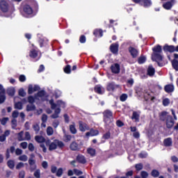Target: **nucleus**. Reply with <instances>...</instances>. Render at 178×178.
Segmentation results:
<instances>
[{"mask_svg": "<svg viewBox=\"0 0 178 178\" xmlns=\"http://www.w3.org/2000/svg\"><path fill=\"white\" fill-rule=\"evenodd\" d=\"M118 88H120V85L116 84L114 81L108 82L106 86V90L114 92Z\"/></svg>", "mask_w": 178, "mask_h": 178, "instance_id": "5", "label": "nucleus"}, {"mask_svg": "<svg viewBox=\"0 0 178 178\" xmlns=\"http://www.w3.org/2000/svg\"><path fill=\"white\" fill-rule=\"evenodd\" d=\"M47 120H48V115H47V114H42V123H47Z\"/></svg>", "mask_w": 178, "mask_h": 178, "instance_id": "58", "label": "nucleus"}, {"mask_svg": "<svg viewBox=\"0 0 178 178\" xmlns=\"http://www.w3.org/2000/svg\"><path fill=\"white\" fill-rule=\"evenodd\" d=\"M163 106H169L170 105V99L169 98H165L162 101Z\"/></svg>", "mask_w": 178, "mask_h": 178, "instance_id": "39", "label": "nucleus"}, {"mask_svg": "<svg viewBox=\"0 0 178 178\" xmlns=\"http://www.w3.org/2000/svg\"><path fill=\"white\" fill-rule=\"evenodd\" d=\"M34 88L33 87V85H29V88H28V94L29 95H31V94H33V92H34Z\"/></svg>", "mask_w": 178, "mask_h": 178, "instance_id": "51", "label": "nucleus"}, {"mask_svg": "<svg viewBox=\"0 0 178 178\" xmlns=\"http://www.w3.org/2000/svg\"><path fill=\"white\" fill-rule=\"evenodd\" d=\"M0 9L3 13H6L9 10V4L6 1H1L0 2Z\"/></svg>", "mask_w": 178, "mask_h": 178, "instance_id": "12", "label": "nucleus"}, {"mask_svg": "<svg viewBox=\"0 0 178 178\" xmlns=\"http://www.w3.org/2000/svg\"><path fill=\"white\" fill-rule=\"evenodd\" d=\"M110 51L113 55L119 54V42L113 43L110 45Z\"/></svg>", "mask_w": 178, "mask_h": 178, "instance_id": "8", "label": "nucleus"}, {"mask_svg": "<svg viewBox=\"0 0 178 178\" xmlns=\"http://www.w3.org/2000/svg\"><path fill=\"white\" fill-rule=\"evenodd\" d=\"M159 175L160 173L159 171H158V170H152L151 176H152V177H159Z\"/></svg>", "mask_w": 178, "mask_h": 178, "instance_id": "43", "label": "nucleus"}, {"mask_svg": "<svg viewBox=\"0 0 178 178\" xmlns=\"http://www.w3.org/2000/svg\"><path fill=\"white\" fill-rule=\"evenodd\" d=\"M146 94H147L149 97L148 99H150L152 102H155V99H156V97H155V96H152V94H154V92H147Z\"/></svg>", "mask_w": 178, "mask_h": 178, "instance_id": "40", "label": "nucleus"}, {"mask_svg": "<svg viewBox=\"0 0 178 178\" xmlns=\"http://www.w3.org/2000/svg\"><path fill=\"white\" fill-rule=\"evenodd\" d=\"M165 124L167 129H172L175 126V120L172 115H168L167 120H165Z\"/></svg>", "mask_w": 178, "mask_h": 178, "instance_id": "10", "label": "nucleus"}, {"mask_svg": "<svg viewBox=\"0 0 178 178\" xmlns=\"http://www.w3.org/2000/svg\"><path fill=\"white\" fill-rule=\"evenodd\" d=\"M94 90L95 92L99 94V95H102V94H104V91H102V87L99 86H95Z\"/></svg>", "mask_w": 178, "mask_h": 178, "instance_id": "29", "label": "nucleus"}, {"mask_svg": "<svg viewBox=\"0 0 178 178\" xmlns=\"http://www.w3.org/2000/svg\"><path fill=\"white\" fill-rule=\"evenodd\" d=\"M87 152L90 156H95V154H97V151L95 150V149H92L91 147L88 148Z\"/></svg>", "mask_w": 178, "mask_h": 178, "instance_id": "33", "label": "nucleus"}, {"mask_svg": "<svg viewBox=\"0 0 178 178\" xmlns=\"http://www.w3.org/2000/svg\"><path fill=\"white\" fill-rule=\"evenodd\" d=\"M128 51L131 56V58H133V59H136V58H137L138 56V49L134 48V47L130 46L128 48Z\"/></svg>", "mask_w": 178, "mask_h": 178, "instance_id": "9", "label": "nucleus"}, {"mask_svg": "<svg viewBox=\"0 0 178 178\" xmlns=\"http://www.w3.org/2000/svg\"><path fill=\"white\" fill-rule=\"evenodd\" d=\"M73 172L76 176H80V175H83V172L81 170H77L76 168L73 170Z\"/></svg>", "mask_w": 178, "mask_h": 178, "instance_id": "59", "label": "nucleus"}, {"mask_svg": "<svg viewBox=\"0 0 178 178\" xmlns=\"http://www.w3.org/2000/svg\"><path fill=\"white\" fill-rule=\"evenodd\" d=\"M98 134H99L98 130L90 129V131L86 132V137H90V136H98Z\"/></svg>", "mask_w": 178, "mask_h": 178, "instance_id": "24", "label": "nucleus"}, {"mask_svg": "<svg viewBox=\"0 0 178 178\" xmlns=\"http://www.w3.org/2000/svg\"><path fill=\"white\" fill-rule=\"evenodd\" d=\"M172 66L173 69H175V70L178 72V60H177V58H175L172 60Z\"/></svg>", "mask_w": 178, "mask_h": 178, "instance_id": "32", "label": "nucleus"}, {"mask_svg": "<svg viewBox=\"0 0 178 178\" xmlns=\"http://www.w3.org/2000/svg\"><path fill=\"white\" fill-rule=\"evenodd\" d=\"M16 93V90L15 88H10L7 90V94L9 97H14Z\"/></svg>", "mask_w": 178, "mask_h": 178, "instance_id": "30", "label": "nucleus"}, {"mask_svg": "<svg viewBox=\"0 0 178 178\" xmlns=\"http://www.w3.org/2000/svg\"><path fill=\"white\" fill-rule=\"evenodd\" d=\"M146 60H147V58H145V56H140L138 58V63H139V65H143V63H145Z\"/></svg>", "mask_w": 178, "mask_h": 178, "instance_id": "38", "label": "nucleus"}, {"mask_svg": "<svg viewBox=\"0 0 178 178\" xmlns=\"http://www.w3.org/2000/svg\"><path fill=\"white\" fill-rule=\"evenodd\" d=\"M168 116H170V115H168V112L165 111H161L159 114V118L161 122H165L166 120H168Z\"/></svg>", "mask_w": 178, "mask_h": 178, "instance_id": "15", "label": "nucleus"}, {"mask_svg": "<svg viewBox=\"0 0 178 178\" xmlns=\"http://www.w3.org/2000/svg\"><path fill=\"white\" fill-rule=\"evenodd\" d=\"M172 6H173V3H172V2H170V1H167L163 4V8L164 9H166V10H170Z\"/></svg>", "mask_w": 178, "mask_h": 178, "instance_id": "27", "label": "nucleus"}, {"mask_svg": "<svg viewBox=\"0 0 178 178\" xmlns=\"http://www.w3.org/2000/svg\"><path fill=\"white\" fill-rule=\"evenodd\" d=\"M155 74V68L152 65H149L147 68V75L152 77Z\"/></svg>", "mask_w": 178, "mask_h": 178, "instance_id": "21", "label": "nucleus"}, {"mask_svg": "<svg viewBox=\"0 0 178 178\" xmlns=\"http://www.w3.org/2000/svg\"><path fill=\"white\" fill-rule=\"evenodd\" d=\"M8 120H9V118H3L1 121V124L5 126L8 123Z\"/></svg>", "mask_w": 178, "mask_h": 178, "instance_id": "61", "label": "nucleus"}, {"mask_svg": "<svg viewBox=\"0 0 178 178\" xmlns=\"http://www.w3.org/2000/svg\"><path fill=\"white\" fill-rule=\"evenodd\" d=\"M27 159L28 157L26 154L22 155L19 157V161H22L23 162H27Z\"/></svg>", "mask_w": 178, "mask_h": 178, "instance_id": "52", "label": "nucleus"}, {"mask_svg": "<svg viewBox=\"0 0 178 178\" xmlns=\"http://www.w3.org/2000/svg\"><path fill=\"white\" fill-rule=\"evenodd\" d=\"M163 49L164 52H170V54L173 52H178V45L175 47L173 45L165 44Z\"/></svg>", "mask_w": 178, "mask_h": 178, "instance_id": "7", "label": "nucleus"}, {"mask_svg": "<svg viewBox=\"0 0 178 178\" xmlns=\"http://www.w3.org/2000/svg\"><path fill=\"white\" fill-rule=\"evenodd\" d=\"M103 140H109L111 138V131H107L102 136Z\"/></svg>", "mask_w": 178, "mask_h": 178, "instance_id": "44", "label": "nucleus"}, {"mask_svg": "<svg viewBox=\"0 0 178 178\" xmlns=\"http://www.w3.org/2000/svg\"><path fill=\"white\" fill-rule=\"evenodd\" d=\"M70 149H71V151H80L81 149V144H79L76 141H73L70 145Z\"/></svg>", "mask_w": 178, "mask_h": 178, "instance_id": "13", "label": "nucleus"}, {"mask_svg": "<svg viewBox=\"0 0 178 178\" xmlns=\"http://www.w3.org/2000/svg\"><path fill=\"white\" fill-rule=\"evenodd\" d=\"M19 80L21 83H24V81H26V76L25 75H20L19 76Z\"/></svg>", "mask_w": 178, "mask_h": 178, "instance_id": "64", "label": "nucleus"}, {"mask_svg": "<svg viewBox=\"0 0 178 178\" xmlns=\"http://www.w3.org/2000/svg\"><path fill=\"white\" fill-rule=\"evenodd\" d=\"M29 56L32 59H35V58H37V56H38V51L35 50V49H33L29 52Z\"/></svg>", "mask_w": 178, "mask_h": 178, "instance_id": "23", "label": "nucleus"}, {"mask_svg": "<svg viewBox=\"0 0 178 178\" xmlns=\"http://www.w3.org/2000/svg\"><path fill=\"white\" fill-rule=\"evenodd\" d=\"M116 126L118 127H123V126H124V123H123V122H122V120H118L116 121Z\"/></svg>", "mask_w": 178, "mask_h": 178, "instance_id": "56", "label": "nucleus"}, {"mask_svg": "<svg viewBox=\"0 0 178 178\" xmlns=\"http://www.w3.org/2000/svg\"><path fill=\"white\" fill-rule=\"evenodd\" d=\"M33 129L34 131H35V134H38L40 132V125H38V124H34L33 125Z\"/></svg>", "mask_w": 178, "mask_h": 178, "instance_id": "45", "label": "nucleus"}, {"mask_svg": "<svg viewBox=\"0 0 178 178\" xmlns=\"http://www.w3.org/2000/svg\"><path fill=\"white\" fill-rule=\"evenodd\" d=\"M47 95V92L45 90H42L37 92L36 95H35V98L37 99V97H39V98H42V97H45Z\"/></svg>", "mask_w": 178, "mask_h": 178, "instance_id": "28", "label": "nucleus"}, {"mask_svg": "<svg viewBox=\"0 0 178 178\" xmlns=\"http://www.w3.org/2000/svg\"><path fill=\"white\" fill-rule=\"evenodd\" d=\"M33 176L35 178H41V170L40 169H37L34 173Z\"/></svg>", "mask_w": 178, "mask_h": 178, "instance_id": "42", "label": "nucleus"}, {"mask_svg": "<svg viewBox=\"0 0 178 178\" xmlns=\"http://www.w3.org/2000/svg\"><path fill=\"white\" fill-rule=\"evenodd\" d=\"M93 35L98 38H100L104 35V31L102 29H95L93 32Z\"/></svg>", "mask_w": 178, "mask_h": 178, "instance_id": "20", "label": "nucleus"}, {"mask_svg": "<svg viewBox=\"0 0 178 178\" xmlns=\"http://www.w3.org/2000/svg\"><path fill=\"white\" fill-rule=\"evenodd\" d=\"M86 41H87V38H86V35H81L79 38V42L81 44H86Z\"/></svg>", "mask_w": 178, "mask_h": 178, "instance_id": "46", "label": "nucleus"}, {"mask_svg": "<svg viewBox=\"0 0 178 178\" xmlns=\"http://www.w3.org/2000/svg\"><path fill=\"white\" fill-rule=\"evenodd\" d=\"M128 98L127 94L123 93L120 97V100L121 102H124Z\"/></svg>", "mask_w": 178, "mask_h": 178, "instance_id": "48", "label": "nucleus"}, {"mask_svg": "<svg viewBox=\"0 0 178 178\" xmlns=\"http://www.w3.org/2000/svg\"><path fill=\"white\" fill-rule=\"evenodd\" d=\"M24 140H26L27 141H29V140H31V135H30V132H25Z\"/></svg>", "mask_w": 178, "mask_h": 178, "instance_id": "62", "label": "nucleus"}, {"mask_svg": "<svg viewBox=\"0 0 178 178\" xmlns=\"http://www.w3.org/2000/svg\"><path fill=\"white\" fill-rule=\"evenodd\" d=\"M103 115V122L104 123L105 127L111 128L113 127V122L115 121L113 117V112L109 109H106L102 113Z\"/></svg>", "mask_w": 178, "mask_h": 178, "instance_id": "3", "label": "nucleus"}, {"mask_svg": "<svg viewBox=\"0 0 178 178\" xmlns=\"http://www.w3.org/2000/svg\"><path fill=\"white\" fill-rule=\"evenodd\" d=\"M64 73L66 74H70L72 73V67L70 65H67L64 68H63Z\"/></svg>", "mask_w": 178, "mask_h": 178, "instance_id": "31", "label": "nucleus"}, {"mask_svg": "<svg viewBox=\"0 0 178 178\" xmlns=\"http://www.w3.org/2000/svg\"><path fill=\"white\" fill-rule=\"evenodd\" d=\"M164 90L165 92L170 94V92H173L175 91V86L172 84L165 85L164 87Z\"/></svg>", "mask_w": 178, "mask_h": 178, "instance_id": "18", "label": "nucleus"}, {"mask_svg": "<svg viewBox=\"0 0 178 178\" xmlns=\"http://www.w3.org/2000/svg\"><path fill=\"white\" fill-rule=\"evenodd\" d=\"M15 109H19V111H22L23 109V103L22 102H16L14 105Z\"/></svg>", "mask_w": 178, "mask_h": 178, "instance_id": "34", "label": "nucleus"}, {"mask_svg": "<svg viewBox=\"0 0 178 178\" xmlns=\"http://www.w3.org/2000/svg\"><path fill=\"white\" fill-rule=\"evenodd\" d=\"M135 168H136V170H138V172H139V170H142L143 163L136 164Z\"/></svg>", "mask_w": 178, "mask_h": 178, "instance_id": "63", "label": "nucleus"}, {"mask_svg": "<svg viewBox=\"0 0 178 178\" xmlns=\"http://www.w3.org/2000/svg\"><path fill=\"white\" fill-rule=\"evenodd\" d=\"M30 156L31 157L29 159V163L31 172H33V170H35V169H37V165H35V160H34V158H35V155H34V154H31Z\"/></svg>", "mask_w": 178, "mask_h": 178, "instance_id": "6", "label": "nucleus"}, {"mask_svg": "<svg viewBox=\"0 0 178 178\" xmlns=\"http://www.w3.org/2000/svg\"><path fill=\"white\" fill-rule=\"evenodd\" d=\"M38 3L37 2H28L22 5V13L25 17H33L38 13Z\"/></svg>", "mask_w": 178, "mask_h": 178, "instance_id": "1", "label": "nucleus"}, {"mask_svg": "<svg viewBox=\"0 0 178 178\" xmlns=\"http://www.w3.org/2000/svg\"><path fill=\"white\" fill-rule=\"evenodd\" d=\"M35 140L36 143H38L39 144H42V143H45V138L42 136H35Z\"/></svg>", "mask_w": 178, "mask_h": 178, "instance_id": "26", "label": "nucleus"}, {"mask_svg": "<svg viewBox=\"0 0 178 178\" xmlns=\"http://www.w3.org/2000/svg\"><path fill=\"white\" fill-rule=\"evenodd\" d=\"M56 106H59V108H60V106L65 108V102H63L62 100H58L57 102V104L54 103L51 105V109H56Z\"/></svg>", "mask_w": 178, "mask_h": 178, "instance_id": "19", "label": "nucleus"}, {"mask_svg": "<svg viewBox=\"0 0 178 178\" xmlns=\"http://www.w3.org/2000/svg\"><path fill=\"white\" fill-rule=\"evenodd\" d=\"M62 175H63V169L62 168H60L58 169L56 176H57V177H60Z\"/></svg>", "mask_w": 178, "mask_h": 178, "instance_id": "49", "label": "nucleus"}, {"mask_svg": "<svg viewBox=\"0 0 178 178\" xmlns=\"http://www.w3.org/2000/svg\"><path fill=\"white\" fill-rule=\"evenodd\" d=\"M152 60L154 62H156L160 67H162L163 65L160 63L163 60V57L162 56V46L157 44L152 48Z\"/></svg>", "mask_w": 178, "mask_h": 178, "instance_id": "2", "label": "nucleus"}, {"mask_svg": "<svg viewBox=\"0 0 178 178\" xmlns=\"http://www.w3.org/2000/svg\"><path fill=\"white\" fill-rule=\"evenodd\" d=\"M141 1L145 8H148L152 5V1H151V0H141Z\"/></svg>", "mask_w": 178, "mask_h": 178, "instance_id": "35", "label": "nucleus"}, {"mask_svg": "<svg viewBox=\"0 0 178 178\" xmlns=\"http://www.w3.org/2000/svg\"><path fill=\"white\" fill-rule=\"evenodd\" d=\"M58 147L60 149H63V148L65 147V143H63L62 140L55 139L54 142H51V144L49 145V151H54Z\"/></svg>", "mask_w": 178, "mask_h": 178, "instance_id": "4", "label": "nucleus"}, {"mask_svg": "<svg viewBox=\"0 0 178 178\" xmlns=\"http://www.w3.org/2000/svg\"><path fill=\"white\" fill-rule=\"evenodd\" d=\"M5 88H3V86L0 83V104H3L6 100V96H5Z\"/></svg>", "mask_w": 178, "mask_h": 178, "instance_id": "11", "label": "nucleus"}, {"mask_svg": "<svg viewBox=\"0 0 178 178\" xmlns=\"http://www.w3.org/2000/svg\"><path fill=\"white\" fill-rule=\"evenodd\" d=\"M28 102L31 104H34V102H35V98H34L33 96H29Z\"/></svg>", "mask_w": 178, "mask_h": 178, "instance_id": "50", "label": "nucleus"}, {"mask_svg": "<svg viewBox=\"0 0 178 178\" xmlns=\"http://www.w3.org/2000/svg\"><path fill=\"white\" fill-rule=\"evenodd\" d=\"M26 177V171L25 170H21L19 172V178H24Z\"/></svg>", "mask_w": 178, "mask_h": 178, "instance_id": "60", "label": "nucleus"}, {"mask_svg": "<svg viewBox=\"0 0 178 178\" xmlns=\"http://www.w3.org/2000/svg\"><path fill=\"white\" fill-rule=\"evenodd\" d=\"M18 94H19V97H26V92H24V88L19 89Z\"/></svg>", "mask_w": 178, "mask_h": 178, "instance_id": "55", "label": "nucleus"}, {"mask_svg": "<svg viewBox=\"0 0 178 178\" xmlns=\"http://www.w3.org/2000/svg\"><path fill=\"white\" fill-rule=\"evenodd\" d=\"M23 131L18 133V141H24V138H23Z\"/></svg>", "mask_w": 178, "mask_h": 178, "instance_id": "54", "label": "nucleus"}, {"mask_svg": "<svg viewBox=\"0 0 178 178\" xmlns=\"http://www.w3.org/2000/svg\"><path fill=\"white\" fill-rule=\"evenodd\" d=\"M7 165L10 169H14L15 168V161L13 160H9L7 162Z\"/></svg>", "mask_w": 178, "mask_h": 178, "instance_id": "41", "label": "nucleus"}, {"mask_svg": "<svg viewBox=\"0 0 178 178\" xmlns=\"http://www.w3.org/2000/svg\"><path fill=\"white\" fill-rule=\"evenodd\" d=\"M22 168H24V163L19 162L17 164L15 168L17 170H19V169H22Z\"/></svg>", "mask_w": 178, "mask_h": 178, "instance_id": "57", "label": "nucleus"}, {"mask_svg": "<svg viewBox=\"0 0 178 178\" xmlns=\"http://www.w3.org/2000/svg\"><path fill=\"white\" fill-rule=\"evenodd\" d=\"M76 161L79 163H81L82 165H85L87 163V160L86 159V156H83V154H79L76 156Z\"/></svg>", "mask_w": 178, "mask_h": 178, "instance_id": "16", "label": "nucleus"}, {"mask_svg": "<svg viewBox=\"0 0 178 178\" xmlns=\"http://www.w3.org/2000/svg\"><path fill=\"white\" fill-rule=\"evenodd\" d=\"M79 130L81 131H86V130H90V127H88V125L86 123L80 121Z\"/></svg>", "mask_w": 178, "mask_h": 178, "instance_id": "17", "label": "nucleus"}, {"mask_svg": "<svg viewBox=\"0 0 178 178\" xmlns=\"http://www.w3.org/2000/svg\"><path fill=\"white\" fill-rule=\"evenodd\" d=\"M111 70L114 74H119L120 73V65L115 63L111 66Z\"/></svg>", "mask_w": 178, "mask_h": 178, "instance_id": "14", "label": "nucleus"}, {"mask_svg": "<svg viewBox=\"0 0 178 178\" xmlns=\"http://www.w3.org/2000/svg\"><path fill=\"white\" fill-rule=\"evenodd\" d=\"M11 124H12L13 129H15V127H17V120L15 118H13L11 120Z\"/></svg>", "mask_w": 178, "mask_h": 178, "instance_id": "53", "label": "nucleus"}, {"mask_svg": "<svg viewBox=\"0 0 178 178\" xmlns=\"http://www.w3.org/2000/svg\"><path fill=\"white\" fill-rule=\"evenodd\" d=\"M35 105L34 104H28L26 105V112H31L33 111H35Z\"/></svg>", "mask_w": 178, "mask_h": 178, "instance_id": "37", "label": "nucleus"}, {"mask_svg": "<svg viewBox=\"0 0 178 178\" xmlns=\"http://www.w3.org/2000/svg\"><path fill=\"white\" fill-rule=\"evenodd\" d=\"M70 131L72 133V134H77V129H76V124H71L70 125Z\"/></svg>", "mask_w": 178, "mask_h": 178, "instance_id": "36", "label": "nucleus"}, {"mask_svg": "<svg viewBox=\"0 0 178 178\" xmlns=\"http://www.w3.org/2000/svg\"><path fill=\"white\" fill-rule=\"evenodd\" d=\"M132 120H135V122H140V114L137 113V111H134L131 116Z\"/></svg>", "mask_w": 178, "mask_h": 178, "instance_id": "25", "label": "nucleus"}, {"mask_svg": "<svg viewBox=\"0 0 178 178\" xmlns=\"http://www.w3.org/2000/svg\"><path fill=\"white\" fill-rule=\"evenodd\" d=\"M163 144L165 147H172V145L173 144L172 138H167L164 139Z\"/></svg>", "mask_w": 178, "mask_h": 178, "instance_id": "22", "label": "nucleus"}, {"mask_svg": "<svg viewBox=\"0 0 178 178\" xmlns=\"http://www.w3.org/2000/svg\"><path fill=\"white\" fill-rule=\"evenodd\" d=\"M47 136H52L54 134V129L51 127H48L47 129Z\"/></svg>", "mask_w": 178, "mask_h": 178, "instance_id": "47", "label": "nucleus"}]
</instances>
